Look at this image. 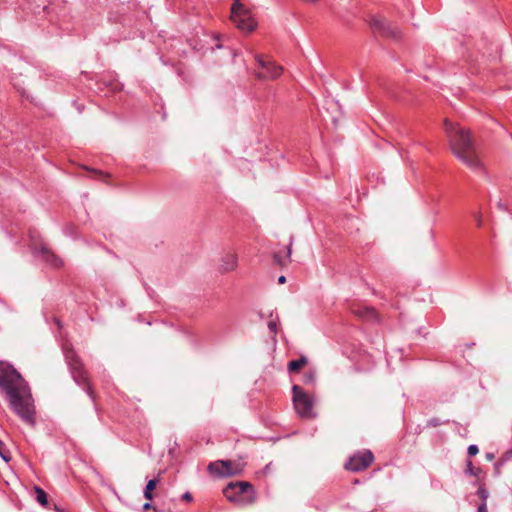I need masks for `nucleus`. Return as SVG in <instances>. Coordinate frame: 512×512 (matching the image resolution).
Instances as JSON below:
<instances>
[{
  "label": "nucleus",
  "instance_id": "obj_1",
  "mask_svg": "<svg viewBox=\"0 0 512 512\" xmlns=\"http://www.w3.org/2000/svg\"><path fill=\"white\" fill-rule=\"evenodd\" d=\"M0 393L11 409L30 426H34L35 406L30 387L22 375L8 362L0 361Z\"/></svg>",
  "mask_w": 512,
  "mask_h": 512
},
{
  "label": "nucleus",
  "instance_id": "obj_2",
  "mask_svg": "<svg viewBox=\"0 0 512 512\" xmlns=\"http://www.w3.org/2000/svg\"><path fill=\"white\" fill-rule=\"evenodd\" d=\"M444 130L453 154L470 169H480L481 161L470 130L460 127L448 119L444 120Z\"/></svg>",
  "mask_w": 512,
  "mask_h": 512
},
{
  "label": "nucleus",
  "instance_id": "obj_3",
  "mask_svg": "<svg viewBox=\"0 0 512 512\" xmlns=\"http://www.w3.org/2000/svg\"><path fill=\"white\" fill-rule=\"evenodd\" d=\"M65 360L74 382L87 393L92 401H95V392L90 384L88 373L82 360L72 348H65Z\"/></svg>",
  "mask_w": 512,
  "mask_h": 512
},
{
  "label": "nucleus",
  "instance_id": "obj_4",
  "mask_svg": "<svg viewBox=\"0 0 512 512\" xmlns=\"http://www.w3.org/2000/svg\"><path fill=\"white\" fill-rule=\"evenodd\" d=\"M223 494L228 501L239 505L253 504L256 500L253 485L245 481L228 483L223 489Z\"/></svg>",
  "mask_w": 512,
  "mask_h": 512
},
{
  "label": "nucleus",
  "instance_id": "obj_5",
  "mask_svg": "<svg viewBox=\"0 0 512 512\" xmlns=\"http://www.w3.org/2000/svg\"><path fill=\"white\" fill-rule=\"evenodd\" d=\"M292 393L294 408L299 416L307 419L313 418L315 416L313 412V398L299 385H293Z\"/></svg>",
  "mask_w": 512,
  "mask_h": 512
},
{
  "label": "nucleus",
  "instance_id": "obj_6",
  "mask_svg": "<svg viewBox=\"0 0 512 512\" xmlns=\"http://www.w3.org/2000/svg\"><path fill=\"white\" fill-rule=\"evenodd\" d=\"M231 19L238 29L245 32H252L256 27V23L250 17L248 10L244 8L239 0H235L231 7Z\"/></svg>",
  "mask_w": 512,
  "mask_h": 512
},
{
  "label": "nucleus",
  "instance_id": "obj_7",
  "mask_svg": "<svg viewBox=\"0 0 512 512\" xmlns=\"http://www.w3.org/2000/svg\"><path fill=\"white\" fill-rule=\"evenodd\" d=\"M369 24L373 31L375 33H378L382 37L390 38L395 41L401 39L402 34L400 29L396 25H393L384 18L372 16L369 21Z\"/></svg>",
  "mask_w": 512,
  "mask_h": 512
},
{
  "label": "nucleus",
  "instance_id": "obj_8",
  "mask_svg": "<svg viewBox=\"0 0 512 512\" xmlns=\"http://www.w3.org/2000/svg\"><path fill=\"white\" fill-rule=\"evenodd\" d=\"M255 60L257 61L258 67L263 70L255 72V76L260 80H274L283 72L281 66L276 65L271 60H265L261 55H255Z\"/></svg>",
  "mask_w": 512,
  "mask_h": 512
},
{
  "label": "nucleus",
  "instance_id": "obj_9",
  "mask_svg": "<svg viewBox=\"0 0 512 512\" xmlns=\"http://www.w3.org/2000/svg\"><path fill=\"white\" fill-rule=\"evenodd\" d=\"M373 460V453L370 450H365L364 452H358L351 456L344 467L349 471L359 472L369 467Z\"/></svg>",
  "mask_w": 512,
  "mask_h": 512
},
{
  "label": "nucleus",
  "instance_id": "obj_10",
  "mask_svg": "<svg viewBox=\"0 0 512 512\" xmlns=\"http://www.w3.org/2000/svg\"><path fill=\"white\" fill-rule=\"evenodd\" d=\"M33 252L52 267L58 268L63 265V261L44 244L34 245Z\"/></svg>",
  "mask_w": 512,
  "mask_h": 512
},
{
  "label": "nucleus",
  "instance_id": "obj_11",
  "mask_svg": "<svg viewBox=\"0 0 512 512\" xmlns=\"http://www.w3.org/2000/svg\"><path fill=\"white\" fill-rule=\"evenodd\" d=\"M352 313L363 320L379 322V315L373 307L357 306L352 309Z\"/></svg>",
  "mask_w": 512,
  "mask_h": 512
},
{
  "label": "nucleus",
  "instance_id": "obj_12",
  "mask_svg": "<svg viewBox=\"0 0 512 512\" xmlns=\"http://www.w3.org/2000/svg\"><path fill=\"white\" fill-rule=\"evenodd\" d=\"M231 465V460H217L209 463L208 471L215 476L225 477L224 469Z\"/></svg>",
  "mask_w": 512,
  "mask_h": 512
},
{
  "label": "nucleus",
  "instance_id": "obj_13",
  "mask_svg": "<svg viewBox=\"0 0 512 512\" xmlns=\"http://www.w3.org/2000/svg\"><path fill=\"white\" fill-rule=\"evenodd\" d=\"M238 258L236 254L228 253L222 258L220 270L223 273L233 271L237 267Z\"/></svg>",
  "mask_w": 512,
  "mask_h": 512
},
{
  "label": "nucleus",
  "instance_id": "obj_14",
  "mask_svg": "<svg viewBox=\"0 0 512 512\" xmlns=\"http://www.w3.org/2000/svg\"><path fill=\"white\" fill-rule=\"evenodd\" d=\"M308 360L305 356H301L299 359L292 360L288 363L289 373L298 372L303 366L307 364Z\"/></svg>",
  "mask_w": 512,
  "mask_h": 512
},
{
  "label": "nucleus",
  "instance_id": "obj_15",
  "mask_svg": "<svg viewBox=\"0 0 512 512\" xmlns=\"http://www.w3.org/2000/svg\"><path fill=\"white\" fill-rule=\"evenodd\" d=\"M243 471L242 466L239 463L231 461V465L224 469V476L230 477L240 475Z\"/></svg>",
  "mask_w": 512,
  "mask_h": 512
},
{
  "label": "nucleus",
  "instance_id": "obj_16",
  "mask_svg": "<svg viewBox=\"0 0 512 512\" xmlns=\"http://www.w3.org/2000/svg\"><path fill=\"white\" fill-rule=\"evenodd\" d=\"M158 483L157 479H151L147 482L146 487L144 489L143 495L144 498L151 501L153 499V490L156 488Z\"/></svg>",
  "mask_w": 512,
  "mask_h": 512
},
{
  "label": "nucleus",
  "instance_id": "obj_17",
  "mask_svg": "<svg viewBox=\"0 0 512 512\" xmlns=\"http://www.w3.org/2000/svg\"><path fill=\"white\" fill-rule=\"evenodd\" d=\"M34 492L36 495L37 502L41 506L46 507L48 505V496H47L46 492L39 486L34 487Z\"/></svg>",
  "mask_w": 512,
  "mask_h": 512
},
{
  "label": "nucleus",
  "instance_id": "obj_18",
  "mask_svg": "<svg viewBox=\"0 0 512 512\" xmlns=\"http://www.w3.org/2000/svg\"><path fill=\"white\" fill-rule=\"evenodd\" d=\"M316 381V373L312 370L305 372L303 375V383L314 385Z\"/></svg>",
  "mask_w": 512,
  "mask_h": 512
},
{
  "label": "nucleus",
  "instance_id": "obj_19",
  "mask_svg": "<svg viewBox=\"0 0 512 512\" xmlns=\"http://www.w3.org/2000/svg\"><path fill=\"white\" fill-rule=\"evenodd\" d=\"M0 456L5 462H9L11 460V455L9 450L6 449L4 442L0 439Z\"/></svg>",
  "mask_w": 512,
  "mask_h": 512
},
{
  "label": "nucleus",
  "instance_id": "obj_20",
  "mask_svg": "<svg viewBox=\"0 0 512 512\" xmlns=\"http://www.w3.org/2000/svg\"><path fill=\"white\" fill-rule=\"evenodd\" d=\"M476 494L481 499V503L487 502V499L489 497V491L484 486L480 485Z\"/></svg>",
  "mask_w": 512,
  "mask_h": 512
},
{
  "label": "nucleus",
  "instance_id": "obj_21",
  "mask_svg": "<svg viewBox=\"0 0 512 512\" xmlns=\"http://www.w3.org/2000/svg\"><path fill=\"white\" fill-rule=\"evenodd\" d=\"M480 472V469H475L473 467V463L471 460H468L467 461V465H466V470H465V473L466 474H469L471 476H477L478 473Z\"/></svg>",
  "mask_w": 512,
  "mask_h": 512
},
{
  "label": "nucleus",
  "instance_id": "obj_22",
  "mask_svg": "<svg viewBox=\"0 0 512 512\" xmlns=\"http://www.w3.org/2000/svg\"><path fill=\"white\" fill-rule=\"evenodd\" d=\"M273 260H274V263L277 264L280 267H283V266L286 265V261L278 253H274L273 254Z\"/></svg>",
  "mask_w": 512,
  "mask_h": 512
},
{
  "label": "nucleus",
  "instance_id": "obj_23",
  "mask_svg": "<svg viewBox=\"0 0 512 512\" xmlns=\"http://www.w3.org/2000/svg\"><path fill=\"white\" fill-rule=\"evenodd\" d=\"M479 452L478 446L475 444H472L468 447L467 453L470 457L475 456Z\"/></svg>",
  "mask_w": 512,
  "mask_h": 512
},
{
  "label": "nucleus",
  "instance_id": "obj_24",
  "mask_svg": "<svg viewBox=\"0 0 512 512\" xmlns=\"http://www.w3.org/2000/svg\"><path fill=\"white\" fill-rule=\"evenodd\" d=\"M442 424L441 420L439 418H432L428 420L427 426L429 427H438Z\"/></svg>",
  "mask_w": 512,
  "mask_h": 512
},
{
  "label": "nucleus",
  "instance_id": "obj_25",
  "mask_svg": "<svg viewBox=\"0 0 512 512\" xmlns=\"http://www.w3.org/2000/svg\"><path fill=\"white\" fill-rule=\"evenodd\" d=\"M268 328L271 333L276 334L277 333V323L276 321H270L268 323Z\"/></svg>",
  "mask_w": 512,
  "mask_h": 512
},
{
  "label": "nucleus",
  "instance_id": "obj_26",
  "mask_svg": "<svg viewBox=\"0 0 512 512\" xmlns=\"http://www.w3.org/2000/svg\"><path fill=\"white\" fill-rule=\"evenodd\" d=\"M474 219H475V221L477 223V226L480 227L482 225V215H481V213L480 212H476L474 214Z\"/></svg>",
  "mask_w": 512,
  "mask_h": 512
},
{
  "label": "nucleus",
  "instance_id": "obj_27",
  "mask_svg": "<svg viewBox=\"0 0 512 512\" xmlns=\"http://www.w3.org/2000/svg\"><path fill=\"white\" fill-rule=\"evenodd\" d=\"M192 499H193V496H192V494L190 492H185L182 495V500H184V501L189 502V501H192Z\"/></svg>",
  "mask_w": 512,
  "mask_h": 512
},
{
  "label": "nucleus",
  "instance_id": "obj_28",
  "mask_svg": "<svg viewBox=\"0 0 512 512\" xmlns=\"http://www.w3.org/2000/svg\"><path fill=\"white\" fill-rule=\"evenodd\" d=\"M477 512H487V503H481L478 506Z\"/></svg>",
  "mask_w": 512,
  "mask_h": 512
},
{
  "label": "nucleus",
  "instance_id": "obj_29",
  "mask_svg": "<svg viewBox=\"0 0 512 512\" xmlns=\"http://www.w3.org/2000/svg\"><path fill=\"white\" fill-rule=\"evenodd\" d=\"M152 508H153V506H152V504H151V503H149V502H146V503H144V505H143V510H144V511H147V510L152 509Z\"/></svg>",
  "mask_w": 512,
  "mask_h": 512
},
{
  "label": "nucleus",
  "instance_id": "obj_30",
  "mask_svg": "<svg viewBox=\"0 0 512 512\" xmlns=\"http://www.w3.org/2000/svg\"><path fill=\"white\" fill-rule=\"evenodd\" d=\"M291 246H292V240L290 241L289 245L287 246V258H290V255H291Z\"/></svg>",
  "mask_w": 512,
  "mask_h": 512
},
{
  "label": "nucleus",
  "instance_id": "obj_31",
  "mask_svg": "<svg viewBox=\"0 0 512 512\" xmlns=\"http://www.w3.org/2000/svg\"><path fill=\"white\" fill-rule=\"evenodd\" d=\"M285 282H286V277L285 276L282 275V276H280L278 278V283L279 284H284Z\"/></svg>",
  "mask_w": 512,
  "mask_h": 512
},
{
  "label": "nucleus",
  "instance_id": "obj_32",
  "mask_svg": "<svg viewBox=\"0 0 512 512\" xmlns=\"http://www.w3.org/2000/svg\"><path fill=\"white\" fill-rule=\"evenodd\" d=\"M497 206H498V208H500V209H502V210H506V207H505V205L502 203V201H499V202L497 203Z\"/></svg>",
  "mask_w": 512,
  "mask_h": 512
},
{
  "label": "nucleus",
  "instance_id": "obj_33",
  "mask_svg": "<svg viewBox=\"0 0 512 512\" xmlns=\"http://www.w3.org/2000/svg\"><path fill=\"white\" fill-rule=\"evenodd\" d=\"M486 457H487V459L492 460V459L494 458V455H493V454H491V453H488V454L486 455Z\"/></svg>",
  "mask_w": 512,
  "mask_h": 512
},
{
  "label": "nucleus",
  "instance_id": "obj_34",
  "mask_svg": "<svg viewBox=\"0 0 512 512\" xmlns=\"http://www.w3.org/2000/svg\"><path fill=\"white\" fill-rule=\"evenodd\" d=\"M55 511L57 512H64L61 508H59L57 505H55Z\"/></svg>",
  "mask_w": 512,
  "mask_h": 512
},
{
  "label": "nucleus",
  "instance_id": "obj_35",
  "mask_svg": "<svg viewBox=\"0 0 512 512\" xmlns=\"http://www.w3.org/2000/svg\"><path fill=\"white\" fill-rule=\"evenodd\" d=\"M270 466H271V464L266 465V467H265V472H267L268 470H270Z\"/></svg>",
  "mask_w": 512,
  "mask_h": 512
}]
</instances>
